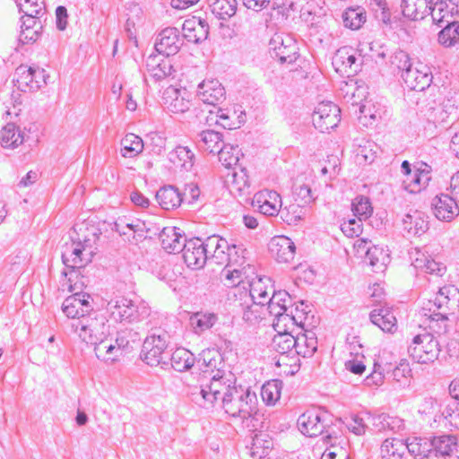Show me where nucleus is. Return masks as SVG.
I'll return each mask as SVG.
<instances>
[{"label":"nucleus","instance_id":"1","mask_svg":"<svg viewBox=\"0 0 459 459\" xmlns=\"http://www.w3.org/2000/svg\"><path fill=\"white\" fill-rule=\"evenodd\" d=\"M433 299L423 304L420 314L431 333L417 334L408 347L409 356L417 363H432L437 359L440 345L434 334H444L448 328V316L459 307V290L454 285L437 287Z\"/></svg>","mask_w":459,"mask_h":459},{"label":"nucleus","instance_id":"2","mask_svg":"<svg viewBox=\"0 0 459 459\" xmlns=\"http://www.w3.org/2000/svg\"><path fill=\"white\" fill-rule=\"evenodd\" d=\"M111 317L120 323L137 324L151 315L149 305L142 299L119 297L108 302Z\"/></svg>","mask_w":459,"mask_h":459},{"label":"nucleus","instance_id":"3","mask_svg":"<svg viewBox=\"0 0 459 459\" xmlns=\"http://www.w3.org/2000/svg\"><path fill=\"white\" fill-rule=\"evenodd\" d=\"M400 62L401 76L408 87L422 91L430 86L433 75L427 64L420 59H401Z\"/></svg>","mask_w":459,"mask_h":459},{"label":"nucleus","instance_id":"4","mask_svg":"<svg viewBox=\"0 0 459 459\" xmlns=\"http://www.w3.org/2000/svg\"><path fill=\"white\" fill-rule=\"evenodd\" d=\"M73 328L84 342L93 345L108 335L109 325L106 317L96 311H92L88 316H82Z\"/></svg>","mask_w":459,"mask_h":459},{"label":"nucleus","instance_id":"5","mask_svg":"<svg viewBox=\"0 0 459 459\" xmlns=\"http://www.w3.org/2000/svg\"><path fill=\"white\" fill-rule=\"evenodd\" d=\"M236 386V378L230 371L218 368V370L212 376L209 384L200 386L199 394L203 400L213 404L217 401L221 402L226 394Z\"/></svg>","mask_w":459,"mask_h":459},{"label":"nucleus","instance_id":"6","mask_svg":"<svg viewBox=\"0 0 459 459\" xmlns=\"http://www.w3.org/2000/svg\"><path fill=\"white\" fill-rule=\"evenodd\" d=\"M257 404L255 393L241 385L233 387L221 402L225 412L234 418H239L247 413H250L252 408Z\"/></svg>","mask_w":459,"mask_h":459},{"label":"nucleus","instance_id":"7","mask_svg":"<svg viewBox=\"0 0 459 459\" xmlns=\"http://www.w3.org/2000/svg\"><path fill=\"white\" fill-rule=\"evenodd\" d=\"M141 358L151 367L164 368L168 366L169 351H168L166 335L152 334L147 336L143 343Z\"/></svg>","mask_w":459,"mask_h":459},{"label":"nucleus","instance_id":"8","mask_svg":"<svg viewBox=\"0 0 459 459\" xmlns=\"http://www.w3.org/2000/svg\"><path fill=\"white\" fill-rule=\"evenodd\" d=\"M247 284L249 290H247L246 287H242V289H238V293H234L235 300L238 301V297H240V300H242L243 297L246 298L247 301L260 304L261 307L267 306L274 289L272 285L271 278L258 276L255 273V275L248 279Z\"/></svg>","mask_w":459,"mask_h":459},{"label":"nucleus","instance_id":"9","mask_svg":"<svg viewBox=\"0 0 459 459\" xmlns=\"http://www.w3.org/2000/svg\"><path fill=\"white\" fill-rule=\"evenodd\" d=\"M89 242L90 239H84L83 242L73 241L70 245H65L62 252V262L69 272L65 270L62 273L65 276L76 273V270L84 267L91 261L92 250Z\"/></svg>","mask_w":459,"mask_h":459},{"label":"nucleus","instance_id":"10","mask_svg":"<svg viewBox=\"0 0 459 459\" xmlns=\"http://www.w3.org/2000/svg\"><path fill=\"white\" fill-rule=\"evenodd\" d=\"M327 412L318 410H307L297 420L299 430L306 437H316L328 433Z\"/></svg>","mask_w":459,"mask_h":459},{"label":"nucleus","instance_id":"11","mask_svg":"<svg viewBox=\"0 0 459 459\" xmlns=\"http://www.w3.org/2000/svg\"><path fill=\"white\" fill-rule=\"evenodd\" d=\"M314 126L321 133L329 132L337 127L341 121V108L331 101H322L312 115Z\"/></svg>","mask_w":459,"mask_h":459},{"label":"nucleus","instance_id":"12","mask_svg":"<svg viewBox=\"0 0 459 459\" xmlns=\"http://www.w3.org/2000/svg\"><path fill=\"white\" fill-rule=\"evenodd\" d=\"M205 250L203 247V239L199 238L185 239L181 252L187 267L193 270L204 268L209 260V255H206Z\"/></svg>","mask_w":459,"mask_h":459},{"label":"nucleus","instance_id":"13","mask_svg":"<svg viewBox=\"0 0 459 459\" xmlns=\"http://www.w3.org/2000/svg\"><path fill=\"white\" fill-rule=\"evenodd\" d=\"M363 59H332V65L335 72L342 77L348 78L350 81L345 82V88H342L346 95L351 94V99L355 96L354 91L357 82L353 79L361 70Z\"/></svg>","mask_w":459,"mask_h":459},{"label":"nucleus","instance_id":"14","mask_svg":"<svg viewBox=\"0 0 459 459\" xmlns=\"http://www.w3.org/2000/svg\"><path fill=\"white\" fill-rule=\"evenodd\" d=\"M161 102L169 112L174 114L185 113L190 108L187 91L185 88H177L172 85L162 91Z\"/></svg>","mask_w":459,"mask_h":459},{"label":"nucleus","instance_id":"15","mask_svg":"<svg viewBox=\"0 0 459 459\" xmlns=\"http://www.w3.org/2000/svg\"><path fill=\"white\" fill-rule=\"evenodd\" d=\"M459 202L450 194H440L432 201V209L439 221H451L459 215Z\"/></svg>","mask_w":459,"mask_h":459},{"label":"nucleus","instance_id":"16","mask_svg":"<svg viewBox=\"0 0 459 459\" xmlns=\"http://www.w3.org/2000/svg\"><path fill=\"white\" fill-rule=\"evenodd\" d=\"M196 96L204 104L216 106L225 99V89L217 79H205L198 84Z\"/></svg>","mask_w":459,"mask_h":459},{"label":"nucleus","instance_id":"17","mask_svg":"<svg viewBox=\"0 0 459 459\" xmlns=\"http://www.w3.org/2000/svg\"><path fill=\"white\" fill-rule=\"evenodd\" d=\"M253 204L259 210L260 213L266 216H275L281 213V198L273 190L264 189L256 193L254 196Z\"/></svg>","mask_w":459,"mask_h":459},{"label":"nucleus","instance_id":"18","mask_svg":"<svg viewBox=\"0 0 459 459\" xmlns=\"http://www.w3.org/2000/svg\"><path fill=\"white\" fill-rule=\"evenodd\" d=\"M209 24L205 19L193 16L185 20L182 26V33L184 38L195 44L201 43L207 39L209 35Z\"/></svg>","mask_w":459,"mask_h":459},{"label":"nucleus","instance_id":"19","mask_svg":"<svg viewBox=\"0 0 459 459\" xmlns=\"http://www.w3.org/2000/svg\"><path fill=\"white\" fill-rule=\"evenodd\" d=\"M268 249L279 263H290L295 256L296 246L286 236H275L270 240Z\"/></svg>","mask_w":459,"mask_h":459},{"label":"nucleus","instance_id":"20","mask_svg":"<svg viewBox=\"0 0 459 459\" xmlns=\"http://www.w3.org/2000/svg\"><path fill=\"white\" fill-rule=\"evenodd\" d=\"M291 307V298L290 294L286 290L276 291L273 289L265 311L274 316L273 325L279 326L281 317L284 313L288 312Z\"/></svg>","mask_w":459,"mask_h":459},{"label":"nucleus","instance_id":"21","mask_svg":"<svg viewBox=\"0 0 459 459\" xmlns=\"http://www.w3.org/2000/svg\"><path fill=\"white\" fill-rule=\"evenodd\" d=\"M180 46L181 41L177 31L172 28H167L160 33L159 39L154 45V49L157 55L170 57L178 52Z\"/></svg>","mask_w":459,"mask_h":459},{"label":"nucleus","instance_id":"22","mask_svg":"<svg viewBox=\"0 0 459 459\" xmlns=\"http://www.w3.org/2000/svg\"><path fill=\"white\" fill-rule=\"evenodd\" d=\"M161 247L168 253L181 252L185 239H186L183 231L177 227H165L159 235Z\"/></svg>","mask_w":459,"mask_h":459},{"label":"nucleus","instance_id":"23","mask_svg":"<svg viewBox=\"0 0 459 459\" xmlns=\"http://www.w3.org/2000/svg\"><path fill=\"white\" fill-rule=\"evenodd\" d=\"M416 255L417 256L412 262V265L416 269L428 273L431 278H441L446 273V266L445 264L426 255L420 251H416Z\"/></svg>","mask_w":459,"mask_h":459},{"label":"nucleus","instance_id":"24","mask_svg":"<svg viewBox=\"0 0 459 459\" xmlns=\"http://www.w3.org/2000/svg\"><path fill=\"white\" fill-rule=\"evenodd\" d=\"M370 321L378 326L383 332L393 333L397 329V321L392 308L381 306L374 308L369 314Z\"/></svg>","mask_w":459,"mask_h":459},{"label":"nucleus","instance_id":"25","mask_svg":"<svg viewBox=\"0 0 459 459\" xmlns=\"http://www.w3.org/2000/svg\"><path fill=\"white\" fill-rule=\"evenodd\" d=\"M195 142L200 150L212 154L217 153L226 144L221 133L210 129L200 132Z\"/></svg>","mask_w":459,"mask_h":459},{"label":"nucleus","instance_id":"26","mask_svg":"<svg viewBox=\"0 0 459 459\" xmlns=\"http://www.w3.org/2000/svg\"><path fill=\"white\" fill-rule=\"evenodd\" d=\"M160 206L164 210H174L184 202V197L179 189L174 186L168 185L160 187L155 195Z\"/></svg>","mask_w":459,"mask_h":459},{"label":"nucleus","instance_id":"27","mask_svg":"<svg viewBox=\"0 0 459 459\" xmlns=\"http://www.w3.org/2000/svg\"><path fill=\"white\" fill-rule=\"evenodd\" d=\"M92 346L94 347L96 357L106 363H113L123 356L116 342V339L113 340L108 335Z\"/></svg>","mask_w":459,"mask_h":459},{"label":"nucleus","instance_id":"28","mask_svg":"<svg viewBox=\"0 0 459 459\" xmlns=\"http://www.w3.org/2000/svg\"><path fill=\"white\" fill-rule=\"evenodd\" d=\"M195 363L204 373H215L224 365L222 355L216 349H205L195 358Z\"/></svg>","mask_w":459,"mask_h":459},{"label":"nucleus","instance_id":"29","mask_svg":"<svg viewBox=\"0 0 459 459\" xmlns=\"http://www.w3.org/2000/svg\"><path fill=\"white\" fill-rule=\"evenodd\" d=\"M25 133L14 122H8L0 132V143L3 148L15 149L23 143Z\"/></svg>","mask_w":459,"mask_h":459},{"label":"nucleus","instance_id":"30","mask_svg":"<svg viewBox=\"0 0 459 459\" xmlns=\"http://www.w3.org/2000/svg\"><path fill=\"white\" fill-rule=\"evenodd\" d=\"M228 178L231 193L238 194L240 196L250 194L251 183L246 168L243 166L233 168Z\"/></svg>","mask_w":459,"mask_h":459},{"label":"nucleus","instance_id":"31","mask_svg":"<svg viewBox=\"0 0 459 459\" xmlns=\"http://www.w3.org/2000/svg\"><path fill=\"white\" fill-rule=\"evenodd\" d=\"M424 169H417L413 171L412 175L403 180V187L411 194L420 193L425 189L429 185L431 178L430 167L424 164Z\"/></svg>","mask_w":459,"mask_h":459},{"label":"nucleus","instance_id":"32","mask_svg":"<svg viewBox=\"0 0 459 459\" xmlns=\"http://www.w3.org/2000/svg\"><path fill=\"white\" fill-rule=\"evenodd\" d=\"M242 420L243 428L255 434H264V430L269 427V422L264 412L258 410L257 405L252 408L250 413L239 417Z\"/></svg>","mask_w":459,"mask_h":459},{"label":"nucleus","instance_id":"33","mask_svg":"<svg viewBox=\"0 0 459 459\" xmlns=\"http://www.w3.org/2000/svg\"><path fill=\"white\" fill-rule=\"evenodd\" d=\"M433 0H403L402 12L403 14L412 20L418 21L424 19L429 13V4Z\"/></svg>","mask_w":459,"mask_h":459},{"label":"nucleus","instance_id":"34","mask_svg":"<svg viewBox=\"0 0 459 459\" xmlns=\"http://www.w3.org/2000/svg\"><path fill=\"white\" fill-rule=\"evenodd\" d=\"M402 225L403 230L411 236H420L429 229V221L418 211L404 215L402 220Z\"/></svg>","mask_w":459,"mask_h":459},{"label":"nucleus","instance_id":"35","mask_svg":"<svg viewBox=\"0 0 459 459\" xmlns=\"http://www.w3.org/2000/svg\"><path fill=\"white\" fill-rule=\"evenodd\" d=\"M407 442L398 438H386L381 445V457L385 459H406Z\"/></svg>","mask_w":459,"mask_h":459},{"label":"nucleus","instance_id":"36","mask_svg":"<svg viewBox=\"0 0 459 459\" xmlns=\"http://www.w3.org/2000/svg\"><path fill=\"white\" fill-rule=\"evenodd\" d=\"M247 251L243 245H230L225 266L250 269L251 273L255 274V267L247 263Z\"/></svg>","mask_w":459,"mask_h":459},{"label":"nucleus","instance_id":"37","mask_svg":"<svg viewBox=\"0 0 459 459\" xmlns=\"http://www.w3.org/2000/svg\"><path fill=\"white\" fill-rule=\"evenodd\" d=\"M172 368L178 372H185L192 368L195 364V357L185 348H178L172 353L169 352V359Z\"/></svg>","mask_w":459,"mask_h":459},{"label":"nucleus","instance_id":"38","mask_svg":"<svg viewBox=\"0 0 459 459\" xmlns=\"http://www.w3.org/2000/svg\"><path fill=\"white\" fill-rule=\"evenodd\" d=\"M296 354L304 358L312 357L317 350V338L312 331L305 330L296 336Z\"/></svg>","mask_w":459,"mask_h":459},{"label":"nucleus","instance_id":"39","mask_svg":"<svg viewBox=\"0 0 459 459\" xmlns=\"http://www.w3.org/2000/svg\"><path fill=\"white\" fill-rule=\"evenodd\" d=\"M146 68L155 81L165 79L176 72L171 59H147Z\"/></svg>","mask_w":459,"mask_h":459},{"label":"nucleus","instance_id":"40","mask_svg":"<svg viewBox=\"0 0 459 459\" xmlns=\"http://www.w3.org/2000/svg\"><path fill=\"white\" fill-rule=\"evenodd\" d=\"M15 76L13 82L21 91H36L39 90V81H33L32 66H18L15 70Z\"/></svg>","mask_w":459,"mask_h":459},{"label":"nucleus","instance_id":"41","mask_svg":"<svg viewBox=\"0 0 459 459\" xmlns=\"http://www.w3.org/2000/svg\"><path fill=\"white\" fill-rule=\"evenodd\" d=\"M195 154L186 146H178L169 154V161L176 169L190 170L194 165Z\"/></svg>","mask_w":459,"mask_h":459},{"label":"nucleus","instance_id":"42","mask_svg":"<svg viewBox=\"0 0 459 459\" xmlns=\"http://www.w3.org/2000/svg\"><path fill=\"white\" fill-rule=\"evenodd\" d=\"M387 252L388 250L382 247L372 246L367 248L365 259L375 272H383L390 262V256Z\"/></svg>","mask_w":459,"mask_h":459},{"label":"nucleus","instance_id":"43","mask_svg":"<svg viewBox=\"0 0 459 459\" xmlns=\"http://www.w3.org/2000/svg\"><path fill=\"white\" fill-rule=\"evenodd\" d=\"M292 39L290 37L283 39L281 34H274L269 41L271 57H290L293 54Z\"/></svg>","mask_w":459,"mask_h":459},{"label":"nucleus","instance_id":"44","mask_svg":"<svg viewBox=\"0 0 459 459\" xmlns=\"http://www.w3.org/2000/svg\"><path fill=\"white\" fill-rule=\"evenodd\" d=\"M222 275H224L225 278L224 284L229 288H237L235 293H238V289H240L238 286L244 283L245 280L248 281L254 274L251 273L250 269L225 266L222 271Z\"/></svg>","mask_w":459,"mask_h":459},{"label":"nucleus","instance_id":"45","mask_svg":"<svg viewBox=\"0 0 459 459\" xmlns=\"http://www.w3.org/2000/svg\"><path fill=\"white\" fill-rule=\"evenodd\" d=\"M237 0H209L212 13L220 20H227L237 12Z\"/></svg>","mask_w":459,"mask_h":459},{"label":"nucleus","instance_id":"46","mask_svg":"<svg viewBox=\"0 0 459 459\" xmlns=\"http://www.w3.org/2000/svg\"><path fill=\"white\" fill-rule=\"evenodd\" d=\"M431 440L433 449L446 459L457 450V440L453 435L434 436Z\"/></svg>","mask_w":459,"mask_h":459},{"label":"nucleus","instance_id":"47","mask_svg":"<svg viewBox=\"0 0 459 459\" xmlns=\"http://www.w3.org/2000/svg\"><path fill=\"white\" fill-rule=\"evenodd\" d=\"M143 150V139L134 134H127L121 140L120 153L125 158H134L140 154Z\"/></svg>","mask_w":459,"mask_h":459},{"label":"nucleus","instance_id":"48","mask_svg":"<svg viewBox=\"0 0 459 459\" xmlns=\"http://www.w3.org/2000/svg\"><path fill=\"white\" fill-rule=\"evenodd\" d=\"M216 154H218L219 160L227 169H233V168L241 166L239 158L243 154L238 145L225 144Z\"/></svg>","mask_w":459,"mask_h":459},{"label":"nucleus","instance_id":"49","mask_svg":"<svg viewBox=\"0 0 459 459\" xmlns=\"http://www.w3.org/2000/svg\"><path fill=\"white\" fill-rule=\"evenodd\" d=\"M438 42L445 47H455L459 51V22L447 21L438 33Z\"/></svg>","mask_w":459,"mask_h":459},{"label":"nucleus","instance_id":"50","mask_svg":"<svg viewBox=\"0 0 459 459\" xmlns=\"http://www.w3.org/2000/svg\"><path fill=\"white\" fill-rule=\"evenodd\" d=\"M343 24L352 30H359L367 21V14L363 7H351L342 13Z\"/></svg>","mask_w":459,"mask_h":459},{"label":"nucleus","instance_id":"51","mask_svg":"<svg viewBox=\"0 0 459 459\" xmlns=\"http://www.w3.org/2000/svg\"><path fill=\"white\" fill-rule=\"evenodd\" d=\"M296 337L284 331L273 338V349L280 354L296 353Z\"/></svg>","mask_w":459,"mask_h":459},{"label":"nucleus","instance_id":"52","mask_svg":"<svg viewBox=\"0 0 459 459\" xmlns=\"http://www.w3.org/2000/svg\"><path fill=\"white\" fill-rule=\"evenodd\" d=\"M368 411H361L346 418L344 424L351 433L362 436L368 432Z\"/></svg>","mask_w":459,"mask_h":459},{"label":"nucleus","instance_id":"53","mask_svg":"<svg viewBox=\"0 0 459 459\" xmlns=\"http://www.w3.org/2000/svg\"><path fill=\"white\" fill-rule=\"evenodd\" d=\"M252 438L251 455L259 459L266 457L273 445L268 434H255Z\"/></svg>","mask_w":459,"mask_h":459},{"label":"nucleus","instance_id":"54","mask_svg":"<svg viewBox=\"0 0 459 459\" xmlns=\"http://www.w3.org/2000/svg\"><path fill=\"white\" fill-rule=\"evenodd\" d=\"M282 381L273 379L267 381L261 388V397L265 404L274 405L281 398Z\"/></svg>","mask_w":459,"mask_h":459},{"label":"nucleus","instance_id":"55","mask_svg":"<svg viewBox=\"0 0 459 459\" xmlns=\"http://www.w3.org/2000/svg\"><path fill=\"white\" fill-rule=\"evenodd\" d=\"M217 316L214 313H203L197 312L191 316L190 325L195 333H202L203 332L211 329L217 322Z\"/></svg>","mask_w":459,"mask_h":459},{"label":"nucleus","instance_id":"56","mask_svg":"<svg viewBox=\"0 0 459 459\" xmlns=\"http://www.w3.org/2000/svg\"><path fill=\"white\" fill-rule=\"evenodd\" d=\"M408 446V453L418 459L423 457L433 448L431 438L413 437L406 439Z\"/></svg>","mask_w":459,"mask_h":459},{"label":"nucleus","instance_id":"57","mask_svg":"<svg viewBox=\"0 0 459 459\" xmlns=\"http://www.w3.org/2000/svg\"><path fill=\"white\" fill-rule=\"evenodd\" d=\"M140 341V333L132 329L120 331L116 337V342L123 355L130 352L134 348V344L138 343Z\"/></svg>","mask_w":459,"mask_h":459},{"label":"nucleus","instance_id":"58","mask_svg":"<svg viewBox=\"0 0 459 459\" xmlns=\"http://www.w3.org/2000/svg\"><path fill=\"white\" fill-rule=\"evenodd\" d=\"M238 300L239 301L238 306L242 307L243 319L246 322L255 323L263 317L266 306L261 307L260 304L247 301L246 298L243 297L242 300H240V297H238Z\"/></svg>","mask_w":459,"mask_h":459},{"label":"nucleus","instance_id":"59","mask_svg":"<svg viewBox=\"0 0 459 459\" xmlns=\"http://www.w3.org/2000/svg\"><path fill=\"white\" fill-rule=\"evenodd\" d=\"M440 422L445 426L459 429V402H453L446 405L438 416V423Z\"/></svg>","mask_w":459,"mask_h":459},{"label":"nucleus","instance_id":"60","mask_svg":"<svg viewBox=\"0 0 459 459\" xmlns=\"http://www.w3.org/2000/svg\"><path fill=\"white\" fill-rule=\"evenodd\" d=\"M20 13L29 16L45 15L46 8L43 0H14Z\"/></svg>","mask_w":459,"mask_h":459},{"label":"nucleus","instance_id":"61","mask_svg":"<svg viewBox=\"0 0 459 459\" xmlns=\"http://www.w3.org/2000/svg\"><path fill=\"white\" fill-rule=\"evenodd\" d=\"M429 5V14L431 15L433 22L437 24L443 22H447V19L452 16V12L448 8L447 3L443 0H433Z\"/></svg>","mask_w":459,"mask_h":459},{"label":"nucleus","instance_id":"62","mask_svg":"<svg viewBox=\"0 0 459 459\" xmlns=\"http://www.w3.org/2000/svg\"><path fill=\"white\" fill-rule=\"evenodd\" d=\"M141 222L139 221L134 222H126V220L119 218L112 228L113 230L117 232L120 236L126 237L129 242L135 238V233L141 229Z\"/></svg>","mask_w":459,"mask_h":459},{"label":"nucleus","instance_id":"63","mask_svg":"<svg viewBox=\"0 0 459 459\" xmlns=\"http://www.w3.org/2000/svg\"><path fill=\"white\" fill-rule=\"evenodd\" d=\"M370 11L374 17L384 24L391 22V12L385 0H371Z\"/></svg>","mask_w":459,"mask_h":459},{"label":"nucleus","instance_id":"64","mask_svg":"<svg viewBox=\"0 0 459 459\" xmlns=\"http://www.w3.org/2000/svg\"><path fill=\"white\" fill-rule=\"evenodd\" d=\"M352 212L357 219L368 218L372 212L371 203L366 196L356 197L352 204Z\"/></svg>","mask_w":459,"mask_h":459}]
</instances>
